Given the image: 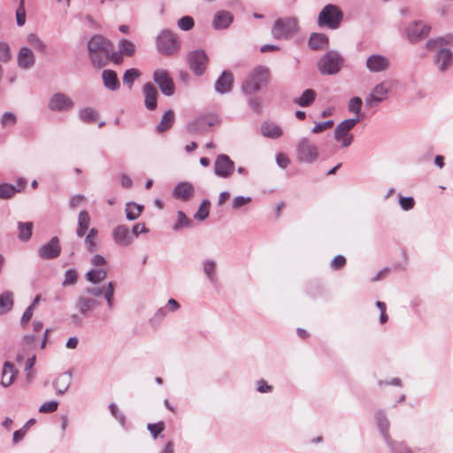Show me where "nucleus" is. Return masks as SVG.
<instances>
[{
    "mask_svg": "<svg viewBox=\"0 0 453 453\" xmlns=\"http://www.w3.org/2000/svg\"><path fill=\"white\" fill-rule=\"evenodd\" d=\"M174 119H175L174 111L173 110L166 111L163 114L161 120L156 127V131L157 133H164V132L169 130L172 127V126L174 122Z\"/></svg>",
    "mask_w": 453,
    "mask_h": 453,
    "instance_id": "c756f323",
    "label": "nucleus"
},
{
    "mask_svg": "<svg viewBox=\"0 0 453 453\" xmlns=\"http://www.w3.org/2000/svg\"><path fill=\"white\" fill-rule=\"evenodd\" d=\"M188 61L190 69L196 75H202L205 73L208 63V57L202 50H196L188 54Z\"/></svg>",
    "mask_w": 453,
    "mask_h": 453,
    "instance_id": "f8f14e48",
    "label": "nucleus"
},
{
    "mask_svg": "<svg viewBox=\"0 0 453 453\" xmlns=\"http://www.w3.org/2000/svg\"><path fill=\"white\" fill-rule=\"evenodd\" d=\"M18 371L11 362H5L3 365L1 385L9 387L17 376Z\"/></svg>",
    "mask_w": 453,
    "mask_h": 453,
    "instance_id": "a878e982",
    "label": "nucleus"
},
{
    "mask_svg": "<svg viewBox=\"0 0 453 453\" xmlns=\"http://www.w3.org/2000/svg\"><path fill=\"white\" fill-rule=\"evenodd\" d=\"M143 210V206L140 205L134 202H129L126 204V218L127 220L133 221L137 219L142 211Z\"/></svg>",
    "mask_w": 453,
    "mask_h": 453,
    "instance_id": "c9c22d12",
    "label": "nucleus"
},
{
    "mask_svg": "<svg viewBox=\"0 0 453 453\" xmlns=\"http://www.w3.org/2000/svg\"><path fill=\"white\" fill-rule=\"evenodd\" d=\"M233 22V16L232 14L227 11H219L214 15L213 20H212V27L213 28L219 30V29H225L227 28Z\"/></svg>",
    "mask_w": 453,
    "mask_h": 453,
    "instance_id": "393cba45",
    "label": "nucleus"
},
{
    "mask_svg": "<svg viewBox=\"0 0 453 453\" xmlns=\"http://www.w3.org/2000/svg\"><path fill=\"white\" fill-rule=\"evenodd\" d=\"M144 104L149 111H154L157 108V90L155 86L148 82L143 86Z\"/></svg>",
    "mask_w": 453,
    "mask_h": 453,
    "instance_id": "4be33fe9",
    "label": "nucleus"
},
{
    "mask_svg": "<svg viewBox=\"0 0 453 453\" xmlns=\"http://www.w3.org/2000/svg\"><path fill=\"white\" fill-rule=\"evenodd\" d=\"M88 50L93 65L103 67L108 63L113 45L102 35H96L88 41Z\"/></svg>",
    "mask_w": 453,
    "mask_h": 453,
    "instance_id": "f257e3e1",
    "label": "nucleus"
},
{
    "mask_svg": "<svg viewBox=\"0 0 453 453\" xmlns=\"http://www.w3.org/2000/svg\"><path fill=\"white\" fill-rule=\"evenodd\" d=\"M333 126H334V120H332V119L323 121V122H318L315 124V126L311 129V132L314 134H318L324 130L331 128Z\"/></svg>",
    "mask_w": 453,
    "mask_h": 453,
    "instance_id": "4d7b16f0",
    "label": "nucleus"
},
{
    "mask_svg": "<svg viewBox=\"0 0 453 453\" xmlns=\"http://www.w3.org/2000/svg\"><path fill=\"white\" fill-rule=\"evenodd\" d=\"M270 71L267 67L258 65L253 69L247 80L242 85V90L247 95H252L261 89L269 81Z\"/></svg>",
    "mask_w": 453,
    "mask_h": 453,
    "instance_id": "f03ea898",
    "label": "nucleus"
},
{
    "mask_svg": "<svg viewBox=\"0 0 453 453\" xmlns=\"http://www.w3.org/2000/svg\"><path fill=\"white\" fill-rule=\"evenodd\" d=\"M107 276L106 270L104 269H91L89 270L86 275L85 278L88 281L97 284L102 282Z\"/></svg>",
    "mask_w": 453,
    "mask_h": 453,
    "instance_id": "e433bc0d",
    "label": "nucleus"
},
{
    "mask_svg": "<svg viewBox=\"0 0 453 453\" xmlns=\"http://www.w3.org/2000/svg\"><path fill=\"white\" fill-rule=\"evenodd\" d=\"M342 19L343 13L338 6L326 4L319 14L318 25L330 29H336L339 27Z\"/></svg>",
    "mask_w": 453,
    "mask_h": 453,
    "instance_id": "39448f33",
    "label": "nucleus"
},
{
    "mask_svg": "<svg viewBox=\"0 0 453 453\" xmlns=\"http://www.w3.org/2000/svg\"><path fill=\"white\" fill-rule=\"evenodd\" d=\"M110 411L111 414L121 423L123 424L125 421L124 415L119 412L118 406L115 403H111L109 405Z\"/></svg>",
    "mask_w": 453,
    "mask_h": 453,
    "instance_id": "774afa93",
    "label": "nucleus"
},
{
    "mask_svg": "<svg viewBox=\"0 0 453 453\" xmlns=\"http://www.w3.org/2000/svg\"><path fill=\"white\" fill-rule=\"evenodd\" d=\"M276 163L280 168L285 169L290 164V160L285 154L279 153L276 156Z\"/></svg>",
    "mask_w": 453,
    "mask_h": 453,
    "instance_id": "0e129e2a",
    "label": "nucleus"
},
{
    "mask_svg": "<svg viewBox=\"0 0 453 453\" xmlns=\"http://www.w3.org/2000/svg\"><path fill=\"white\" fill-rule=\"evenodd\" d=\"M119 50L120 54L133 56L135 52V45L127 39H122L119 43Z\"/></svg>",
    "mask_w": 453,
    "mask_h": 453,
    "instance_id": "37998d69",
    "label": "nucleus"
},
{
    "mask_svg": "<svg viewBox=\"0 0 453 453\" xmlns=\"http://www.w3.org/2000/svg\"><path fill=\"white\" fill-rule=\"evenodd\" d=\"M35 62L34 52L27 47H21L17 55L18 66L24 70L32 68Z\"/></svg>",
    "mask_w": 453,
    "mask_h": 453,
    "instance_id": "aec40b11",
    "label": "nucleus"
},
{
    "mask_svg": "<svg viewBox=\"0 0 453 453\" xmlns=\"http://www.w3.org/2000/svg\"><path fill=\"white\" fill-rule=\"evenodd\" d=\"M141 72L135 68H130L124 73L123 83L127 86L128 89H131L134 81L140 77Z\"/></svg>",
    "mask_w": 453,
    "mask_h": 453,
    "instance_id": "ea45409f",
    "label": "nucleus"
},
{
    "mask_svg": "<svg viewBox=\"0 0 453 453\" xmlns=\"http://www.w3.org/2000/svg\"><path fill=\"white\" fill-rule=\"evenodd\" d=\"M27 42L39 52L44 53L46 51V44L35 34H29Z\"/></svg>",
    "mask_w": 453,
    "mask_h": 453,
    "instance_id": "79ce46f5",
    "label": "nucleus"
},
{
    "mask_svg": "<svg viewBox=\"0 0 453 453\" xmlns=\"http://www.w3.org/2000/svg\"><path fill=\"white\" fill-rule=\"evenodd\" d=\"M262 134L271 139H276L282 135L281 128L273 123H264L261 126Z\"/></svg>",
    "mask_w": 453,
    "mask_h": 453,
    "instance_id": "72a5a7b5",
    "label": "nucleus"
},
{
    "mask_svg": "<svg viewBox=\"0 0 453 453\" xmlns=\"http://www.w3.org/2000/svg\"><path fill=\"white\" fill-rule=\"evenodd\" d=\"M13 293L11 291H4L0 295V315L6 314L13 307Z\"/></svg>",
    "mask_w": 453,
    "mask_h": 453,
    "instance_id": "473e14b6",
    "label": "nucleus"
},
{
    "mask_svg": "<svg viewBox=\"0 0 453 453\" xmlns=\"http://www.w3.org/2000/svg\"><path fill=\"white\" fill-rule=\"evenodd\" d=\"M96 300L90 297L81 296L77 298L75 303V308L79 312L84 316L94 307Z\"/></svg>",
    "mask_w": 453,
    "mask_h": 453,
    "instance_id": "7c9ffc66",
    "label": "nucleus"
},
{
    "mask_svg": "<svg viewBox=\"0 0 453 453\" xmlns=\"http://www.w3.org/2000/svg\"><path fill=\"white\" fill-rule=\"evenodd\" d=\"M308 45L311 50H322L328 46V38L324 34L313 33L311 35Z\"/></svg>",
    "mask_w": 453,
    "mask_h": 453,
    "instance_id": "c85d7f7f",
    "label": "nucleus"
},
{
    "mask_svg": "<svg viewBox=\"0 0 453 453\" xmlns=\"http://www.w3.org/2000/svg\"><path fill=\"white\" fill-rule=\"evenodd\" d=\"M78 280V273L75 269H68L65 271L64 280L62 282L63 287L75 285Z\"/></svg>",
    "mask_w": 453,
    "mask_h": 453,
    "instance_id": "de8ad7c7",
    "label": "nucleus"
},
{
    "mask_svg": "<svg viewBox=\"0 0 453 453\" xmlns=\"http://www.w3.org/2000/svg\"><path fill=\"white\" fill-rule=\"evenodd\" d=\"M58 406V403L57 401H49L44 403H42L40 408L39 411L42 413H51L54 412Z\"/></svg>",
    "mask_w": 453,
    "mask_h": 453,
    "instance_id": "6e6d98bb",
    "label": "nucleus"
},
{
    "mask_svg": "<svg viewBox=\"0 0 453 453\" xmlns=\"http://www.w3.org/2000/svg\"><path fill=\"white\" fill-rule=\"evenodd\" d=\"M33 223L32 222H19L18 228H19V240L23 242H27L30 239L32 235V230H33Z\"/></svg>",
    "mask_w": 453,
    "mask_h": 453,
    "instance_id": "58836bf2",
    "label": "nucleus"
},
{
    "mask_svg": "<svg viewBox=\"0 0 453 453\" xmlns=\"http://www.w3.org/2000/svg\"><path fill=\"white\" fill-rule=\"evenodd\" d=\"M251 201L250 196H238L233 199V209H239Z\"/></svg>",
    "mask_w": 453,
    "mask_h": 453,
    "instance_id": "680f3d73",
    "label": "nucleus"
},
{
    "mask_svg": "<svg viewBox=\"0 0 453 453\" xmlns=\"http://www.w3.org/2000/svg\"><path fill=\"white\" fill-rule=\"evenodd\" d=\"M215 268L216 263L212 260H206L203 262V271L210 281L213 282L215 280Z\"/></svg>",
    "mask_w": 453,
    "mask_h": 453,
    "instance_id": "8fccbe9b",
    "label": "nucleus"
},
{
    "mask_svg": "<svg viewBox=\"0 0 453 453\" xmlns=\"http://www.w3.org/2000/svg\"><path fill=\"white\" fill-rule=\"evenodd\" d=\"M12 54L7 42H0V62L7 63L11 60Z\"/></svg>",
    "mask_w": 453,
    "mask_h": 453,
    "instance_id": "3c124183",
    "label": "nucleus"
},
{
    "mask_svg": "<svg viewBox=\"0 0 453 453\" xmlns=\"http://www.w3.org/2000/svg\"><path fill=\"white\" fill-rule=\"evenodd\" d=\"M401 208L403 211H409L414 207L415 202L411 196H401L399 199Z\"/></svg>",
    "mask_w": 453,
    "mask_h": 453,
    "instance_id": "13d9d810",
    "label": "nucleus"
},
{
    "mask_svg": "<svg viewBox=\"0 0 453 453\" xmlns=\"http://www.w3.org/2000/svg\"><path fill=\"white\" fill-rule=\"evenodd\" d=\"M390 65L389 59L380 54H372L366 59L365 66L371 73H380L388 70Z\"/></svg>",
    "mask_w": 453,
    "mask_h": 453,
    "instance_id": "a211bd4d",
    "label": "nucleus"
},
{
    "mask_svg": "<svg viewBox=\"0 0 453 453\" xmlns=\"http://www.w3.org/2000/svg\"><path fill=\"white\" fill-rule=\"evenodd\" d=\"M156 45L157 50L165 55H173L178 51L180 42L174 33L170 30H163L157 37Z\"/></svg>",
    "mask_w": 453,
    "mask_h": 453,
    "instance_id": "6e6552de",
    "label": "nucleus"
},
{
    "mask_svg": "<svg viewBox=\"0 0 453 453\" xmlns=\"http://www.w3.org/2000/svg\"><path fill=\"white\" fill-rule=\"evenodd\" d=\"M429 32L430 27L421 21H414L406 27V35L411 43L425 39Z\"/></svg>",
    "mask_w": 453,
    "mask_h": 453,
    "instance_id": "dca6fc26",
    "label": "nucleus"
},
{
    "mask_svg": "<svg viewBox=\"0 0 453 453\" xmlns=\"http://www.w3.org/2000/svg\"><path fill=\"white\" fill-rule=\"evenodd\" d=\"M342 56L334 50L326 52L318 62V69L324 75L338 73L343 65Z\"/></svg>",
    "mask_w": 453,
    "mask_h": 453,
    "instance_id": "20e7f679",
    "label": "nucleus"
},
{
    "mask_svg": "<svg viewBox=\"0 0 453 453\" xmlns=\"http://www.w3.org/2000/svg\"><path fill=\"white\" fill-rule=\"evenodd\" d=\"M19 191V189L13 185L7 183L0 184V199L11 198L14 194H16Z\"/></svg>",
    "mask_w": 453,
    "mask_h": 453,
    "instance_id": "a18cd8bd",
    "label": "nucleus"
},
{
    "mask_svg": "<svg viewBox=\"0 0 453 453\" xmlns=\"http://www.w3.org/2000/svg\"><path fill=\"white\" fill-rule=\"evenodd\" d=\"M317 96V93L311 88L305 89L302 95L294 99V103L301 107H308L313 104Z\"/></svg>",
    "mask_w": 453,
    "mask_h": 453,
    "instance_id": "2f4dec72",
    "label": "nucleus"
},
{
    "mask_svg": "<svg viewBox=\"0 0 453 453\" xmlns=\"http://www.w3.org/2000/svg\"><path fill=\"white\" fill-rule=\"evenodd\" d=\"M102 79L104 86L109 90L116 91L119 88V81L115 71L111 69L104 70Z\"/></svg>",
    "mask_w": 453,
    "mask_h": 453,
    "instance_id": "bb28decb",
    "label": "nucleus"
},
{
    "mask_svg": "<svg viewBox=\"0 0 453 453\" xmlns=\"http://www.w3.org/2000/svg\"><path fill=\"white\" fill-rule=\"evenodd\" d=\"M216 120V117L213 115L200 116L193 123L189 124V131L193 133L206 132L208 127L215 124Z\"/></svg>",
    "mask_w": 453,
    "mask_h": 453,
    "instance_id": "412c9836",
    "label": "nucleus"
},
{
    "mask_svg": "<svg viewBox=\"0 0 453 453\" xmlns=\"http://www.w3.org/2000/svg\"><path fill=\"white\" fill-rule=\"evenodd\" d=\"M210 205L211 203L209 200H203L194 215L195 219L201 221L204 220L209 216Z\"/></svg>",
    "mask_w": 453,
    "mask_h": 453,
    "instance_id": "49530a36",
    "label": "nucleus"
},
{
    "mask_svg": "<svg viewBox=\"0 0 453 453\" xmlns=\"http://www.w3.org/2000/svg\"><path fill=\"white\" fill-rule=\"evenodd\" d=\"M69 384H70V376H68L67 374H62V375L58 376L53 383L54 388L56 389V394H58V395L64 394L67 390Z\"/></svg>",
    "mask_w": 453,
    "mask_h": 453,
    "instance_id": "4c0bfd02",
    "label": "nucleus"
},
{
    "mask_svg": "<svg viewBox=\"0 0 453 453\" xmlns=\"http://www.w3.org/2000/svg\"><path fill=\"white\" fill-rule=\"evenodd\" d=\"M98 234V230L96 228H90L88 234L85 236V246L89 253H94L98 250V245L96 242V237Z\"/></svg>",
    "mask_w": 453,
    "mask_h": 453,
    "instance_id": "f704fd0d",
    "label": "nucleus"
},
{
    "mask_svg": "<svg viewBox=\"0 0 453 453\" xmlns=\"http://www.w3.org/2000/svg\"><path fill=\"white\" fill-rule=\"evenodd\" d=\"M361 120V118H353L342 120L339 123L334 129V139L337 142H342V146L346 148L349 147L352 141L353 135L349 134V131Z\"/></svg>",
    "mask_w": 453,
    "mask_h": 453,
    "instance_id": "1a4fd4ad",
    "label": "nucleus"
},
{
    "mask_svg": "<svg viewBox=\"0 0 453 453\" xmlns=\"http://www.w3.org/2000/svg\"><path fill=\"white\" fill-rule=\"evenodd\" d=\"M375 418L381 435L394 453H411L410 449H408L403 443L393 441L391 440L388 433L389 421L382 411H378Z\"/></svg>",
    "mask_w": 453,
    "mask_h": 453,
    "instance_id": "423d86ee",
    "label": "nucleus"
},
{
    "mask_svg": "<svg viewBox=\"0 0 453 453\" xmlns=\"http://www.w3.org/2000/svg\"><path fill=\"white\" fill-rule=\"evenodd\" d=\"M178 27L183 31H189L194 27L195 22L192 17L184 16L178 20Z\"/></svg>",
    "mask_w": 453,
    "mask_h": 453,
    "instance_id": "603ef678",
    "label": "nucleus"
},
{
    "mask_svg": "<svg viewBox=\"0 0 453 453\" xmlns=\"http://www.w3.org/2000/svg\"><path fill=\"white\" fill-rule=\"evenodd\" d=\"M148 430L153 435V437H157L158 434H160L165 429L164 422L160 421L155 424H148Z\"/></svg>",
    "mask_w": 453,
    "mask_h": 453,
    "instance_id": "bf43d9fd",
    "label": "nucleus"
},
{
    "mask_svg": "<svg viewBox=\"0 0 453 453\" xmlns=\"http://www.w3.org/2000/svg\"><path fill=\"white\" fill-rule=\"evenodd\" d=\"M234 78L230 72L224 71L215 82V91L219 94H226L231 91Z\"/></svg>",
    "mask_w": 453,
    "mask_h": 453,
    "instance_id": "5701e85b",
    "label": "nucleus"
},
{
    "mask_svg": "<svg viewBox=\"0 0 453 453\" xmlns=\"http://www.w3.org/2000/svg\"><path fill=\"white\" fill-rule=\"evenodd\" d=\"M445 42H449V41H445L443 38H438L428 40L426 43V49L430 50H438L434 56V63L441 72L447 70L453 63V55L451 50L441 48Z\"/></svg>",
    "mask_w": 453,
    "mask_h": 453,
    "instance_id": "7ed1b4c3",
    "label": "nucleus"
},
{
    "mask_svg": "<svg viewBox=\"0 0 453 453\" xmlns=\"http://www.w3.org/2000/svg\"><path fill=\"white\" fill-rule=\"evenodd\" d=\"M297 158L301 162L311 164L319 157V150L316 144L307 138H302L296 146Z\"/></svg>",
    "mask_w": 453,
    "mask_h": 453,
    "instance_id": "9d476101",
    "label": "nucleus"
},
{
    "mask_svg": "<svg viewBox=\"0 0 453 453\" xmlns=\"http://www.w3.org/2000/svg\"><path fill=\"white\" fill-rule=\"evenodd\" d=\"M104 288L103 287H89L85 289V293L95 297L104 295Z\"/></svg>",
    "mask_w": 453,
    "mask_h": 453,
    "instance_id": "69168bd1",
    "label": "nucleus"
},
{
    "mask_svg": "<svg viewBox=\"0 0 453 453\" xmlns=\"http://www.w3.org/2000/svg\"><path fill=\"white\" fill-rule=\"evenodd\" d=\"M33 314H34V310H32V307H27L25 310V311L22 314L21 319H20V324L22 326H25L29 322V320L33 317Z\"/></svg>",
    "mask_w": 453,
    "mask_h": 453,
    "instance_id": "338daca9",
    "label": "nucleus"
},
{
    "mask_svg": "<svg viewBox=\"0 0 453 453\" xmlns=\"http://www.w3.org/2000/svg\"><path fill=\"white\" fill-rule=\"evenodd\" d=\"M297 32V20L295 18L277 19L272 28V35L277 40H287Z\"/></svg>",
    "mask_w": 453,
    "mask_h": 453,
    "instance_id": "0eeeda50",
    "label": "nucleus"
},
{
    "mask_svg": "<svg viewBox=\"0 0 453 453\" xmlns=\"http://www.w3.org/2000/svg\"><path fill=\"white\" fill-rule=\"evenodd\" d=\"M195 194V188L189 182H180L173 189V196L181 201L189 200Z\"/></svg>",
    "mask_w": 453,
    "mask_h": 453,
    "instance_id": "b1692460",
    "label": "nucleus"
},
{
    "mask_svg": "<svg viewBox=\"0 0 453 453\" xmlns=\"http://www.w3.org/2000/svg\"><path fill=\"white\" fill-rule=\"evenodd\" d=\"M345 264H346V258L342 255L335 256L330 263L331 267L334 270H339V269L342 268L345 265Z\"/></svg>",
    "mask_w": 453,
    "mask_h": 453,
    "instance_id": "052dcab7",
    "label": "nucleus"
},
{
    "mask_svg": "<svg viewBox=\"0 0 453 453\" xmlns=\"http://www.w3.org/2000/svg\"><path fill=\"white\" fill-rule=\"evenodd\" d=\"M61 254V246L59 239L57 236L52 237L47 243L43 244L38 250L39 257L43 260H51L58 257Z\"/></svg>",
    "mask_w": 453,
    "mask_h": 453,
    "instance_id": "f3484780",
    "label": "nucleus"
},
{
    "mask_svg": "<svg viewBox=\"0 0 453 453\" xmlns=\"http://www.w3.org/2000/svg\"><path fill=\"white\" fill-rule=\"evenodd\" d=\"M177 222L173 225V228L175 231H179L183 227H191L193 222L190 219H188L186 214L182 211H179L177 212Z\"/></svg>",
    "mask_w": 453,
    "mask_h": 453,
    "instance_id": "a19ab883",
    "label": "nucleus"
},
{
    "mask_svg": "<svg viewBox=\"0 0 453 453\" xmlns=\"http://www.w3.org/2000/svg\"><path fill=\"white\" fill-rule=\"evenodd\" d=\"M17 121L16 116L12 112H4L2 116L1 123L3 126L14 125Z\"/></svg>",
    "mask_w": 453,
    "mask_h": 453,
    "instance_id": "e2e57ef3",
    "label": "nucleus"
},
{
    "mask_svg": "<svg viewBox=\"0 0 453 453\" xmlns=\"http://www.w3.org/2000/svg\"><path fill=\"white\" fill-rule=\"evenodd\" d=\"M234 171V163L226 154L219 155L214 161V173L224 179L229 178Z\"/></svg>",
    "mask_w": 453,
    "mask_h": 453,
    "instance_id": "4468645a",
    "label": "nucleus"
},
{
    "mask_svg": "<svg viewBox=\"0 0 453 453\" xmlns=\"http://www.w3.org/2000/svg\"><path fill=\"white\" fill-rule=\"evenodd\" d=\"M90 216L86 210H82L78 214V224L76 228V235L80 238L83 237L86 232L89 230Z\"/></svg>",
    "mask_w": 453,
    "mask_h": 453,
    "instance_id": "cd10ccee",
    "label": "nucleus"
},
{
    "mask_svg": "<svg viewBox=\"0 0 453 453\" xmlns=\"http://www.w3.org/2000/svg\"><path fill=\"white\" fill-rule=\"evenodd\" d=\"M362 99L358 96H354L349 101L348 110L355 114H359L362 107Z\"/></svg>",
    "mask_w": 453,
    "mask_h": 453,
    "instance_id": "864d4df0",
    "label": "nucleus"
},
{
    "mask_svg": "<svg viewBox=\"0 0 453 453\" xmlns=\"http://www.w3.org/2000/svg\"><path fill=\"white\" fill-rule=\"evenodd\" d=\"M73 107V100L64 93L54 94L48 102V108L52 111H67Z\"/></svg>",
    "mask_w": 453,
    "mask_h": 453,
    "instance_id": "2eb2a0df",
    "label": "nucleus"
},
{
    "mask_svg": "<svg viewBox=\"0 0 453 453\" xmlns=\"http://www.w3.org/2000/svg\"><path fill=\"white\" fill-rule=\"evenodd\" d=\"M390 86L387 81L377 84L372 92L365 98V105L369 108L377 106L380 103L387 99Z\"/></svg>",
    "mask_w": 453,
    "mask_h": 453,
    "instance_id": "ddd939ff",
    "label": "nucleus"
},
{
    "mask_svg": "<svg viewBox=\"0 0 453 453\" xmlns=\"http://www.w3.org/2000/svg\"><path fill=\"white\" fill-rule=\"evenodd\" d=\"M112 237L119 246L127 247L133 242V236L125 225L117 226L112 231Z\"/></svg>",
    "mask_w": 453,
    "mask_h": 453,
    "instance_id": "6ab92c4d",
    "label": "nucleus"
},
{
    "mask_svg": "<svg viewBox=\"0 0 453 453\" xmlns=\"http://www.w3.org/2000/svg\"><path fill=\"white\" fill-rule=\"evenodd\" d=\"M114 293L115 285L112 281H109L104 292V296L107 302V305L110 310H111L114 306Z\"/></svg>",
    "mask_w": 453,
    "mask_h": 453,
    "instance_id": "c03bdc74",
    "label": "nucleus"
},
{
    "mask_svg": "<svg viewBox=\"0 0 453 453\" xmlns=\"http://www.w3.org/2000/svg\"><path fill=\"white\" fill-rule=\"evenodd\" d=\"M153 80L159 87L162 94H164L166 96H171L174 94V82L166 70H155L153 73Z\"/></svg>",
    "mask_w": 453,
    "mask_h": 453,
    "instance_id": "9b49d317",
    "label": "nucleus"
},
{
    "mask_svg": "<svg viewBox=\"0 0 453 453\" xmlns=\"http://www.w3.org/2000/svg\"><path fill=\"white\" fill-rule=\"evenodd\" d=\"M80 118L85 122H95L97 119V114L92 108L86 107L79 111Z\"/></svg>",
    "mask_w": 453,
    "mask_h": 453,
    "instance_id": "09e8293b",
    "label": "nucleus"
},
{
    "mask_svg": "<svg viewBox=\"0 0 453 453\" xmlns=\"http://www.w3.org/2000/svg\"><path fill=\"white\" fill-rule=\"evenodd\" d=\"M16 21L17 25L21 27L26 22V11L24 7V0L19 1V5L16 11Z\"/></svg>",
    "mask_w": 453,
    "mask_h": 453,
    "instance_id": "5fc2aeb1",
    "label": "nucleus"
}]
</instances>
